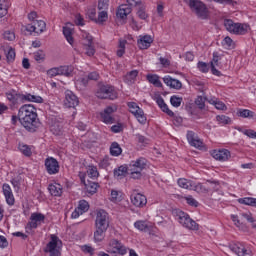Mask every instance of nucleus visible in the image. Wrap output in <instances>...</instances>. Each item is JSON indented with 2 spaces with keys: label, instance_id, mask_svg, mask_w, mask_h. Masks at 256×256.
I'll use <instances>...</instances> for the list:
<instances>
[{
  "label": "nucleus",
  "instance_id": "49530a36",
  "mask_svg": "<svg viewBox=\"0 0 256 256\" xmlns=\"http://www.w3.org/2000/svg\"><path fill=\"white\" fill-rule=\"evenodd\" d=\"M192 191H196L197 193H209L207 187L203 186L201 183L196 184L195 182L192 186Z\"/></svg>",
  "mask_w": 256,
  "mask_h": 256
},
{
  "label": "nucleus",
  "instance_id": "f704fd0d",
  "mask_svg": "<svg viewBox=\"0 0 256 256\" xmlns=\"http://www.w3.org/2000/svg\"><path fill=\"white\" fill-rule=\"evenodd\" d=\"M231 219L234 225H236L238 229H240V231H243L244 233H247L249 231V228L247 227V225L241 223V221L239 220V216L231 215Z\"/></svg>",
  "mask_w": 256,
  "mask_h": 256
},
{
  "label": "nucleus",
  "instance_id": "f257e3e1",
  "mask_svg": "<svg viewBox=\"0 0 256 256\" xmlns=\"http://www.w3.org/2000/svg\"><path fill=\"white\" fill-rule=\"evenodd\" d=\"M18 119L21 125L30 133H35L40 125L37 118V108L31 104H25L18 111Z\"/></svg>",
  "mask_w": 256,
  "mask_h": 256
},
{
  "label": "nucleus",
  "instance_id": "c85d7f7f",
  "mask_svg": "<svg viewBox=\"0 0 256 256\" xmlns=\"http://www.w3.org/2000/svg\"><path fill=\"white\" fill-rule=\"evenodd\" d=\"M208 103H210V105H214V107L218 109V111H227V105H225V103L217 98L209 99Z\"/></svg>",
  "mask_w": 256,
  "mask_h": 256
},
{
  "label": "nucleus",
  "instance_id": "2f4dec72",
  "mask_svg": "<svg viewBox=\"0 0 256 256\" xmlns=\"http://www.w3.org/2000/svg\"><path fill=\"white\" fill-rule=\"evenodd\" d=\"M129 13H131V8L127 5H121L119 7V9L117 10L116 15L120 19H125V17H127V15H129Z\"/></svg>",
  "mask_w": 256,
  "mask_h": 256
},
{
  "label": "nucleus",
  "instance_id": "79ce46f5",
  "mask_svg": "<svg viewBox=\"0 0 256 256\" xmlns=\"http://www.w3.org/2000/svg\"><path fill=\"white\" fill-rule=\"evenodd\" d=\"M237 116L242 117L243 119H247L249 117L253 118L255 116V112L247 109H239L237 111Z\"/></svg>",
  "mask_w": 256,
  "mask_h": 256
},
{
  "label": "nucleus",
  "instance_id": "58836bf2",
  "mask_svg": "<svg viewBox=\"0 0 256 256\" xmlns=\"http://www.w3.org/2000/svg\"><path fill=\"white\" fill-rule=\"evenodd\" d=\"M99 80V73L97 72H91L87 76L81 78V83L83 85H87L89 81H98Z\"/></svg>",
  "mask_w": 256,
  "mask_h": 256
},
{
  "label": "nucleus",
  "instance_id": "a18cd8bd",
  "mask_svg": "<svg viewBox=\"0 0 256 256\" xmlns=\"http://www.w3.org/2000/svg\"><path fill=\"white\" fill-rule=\"evenodd\" d=\"M87 175L90 177V179H97V177H99V171L97 170V167L89 166L87 169Z\"/></svg>",
  "mask_w": 256,
  "mask_h": 256
},
{
  "label": "nucleus",
  "instance_id": "a878e982",
  "mask_svg": "<svg viewBox=\"0 0 256 256\" xmlns=\"http://www.w3.org/2000/svg\"><path fill=\"white\" fill-rule=\"evenodd\" d=\"M156 103L164 113L169 115V117H173V115H175V113L169 109V106H167L162 97L157 98Z\"/></svg>",
  "mask_w": 256,
  "mask_h": 256
},
{
  "label": "nucleus",
  "instance_id": "aec40b11",
  "mask_svg": "<svg viewBox=\"0 0 256 256\" xmlns=\"http://www.w3.org/2000/svg\"><path fill=\"white\" fill-rule=\"evenodd\" d=\"M163 82L165 85H167V87H170V89H176L177 91L183 87V83H181V81L172 78L171 76H165L163 78Z\"/></svg>",
  "mask_w": 256,
  "mask_h": 256
},
{
  "label": "nucleus",
  "instance_id": "6e6552de",
  "mask_svg": "<svg viewBox=\"0 0 256 256\" xmlns=\"http://www.w3.org/2000/svg\"><path fill=\"white\" fill-rule=\"evenodd\" d=\"M96 97H98V99H110L113 101L117 99L118 94L115 87L111 85H100L96 90Z\"/></svg>",
  "mask_w": 256,
  "mask_h": 256
},
{
  "label": "nucleus",
  "instance_id": "f03ea898",
  "mask_svg": "<svg viewBox=\"0 0 256 256\" xmlns=\"http://www.w3.org/2000/svg\"><path fill=\"white\" fill-rule=\"evenodd\" d=\"M187 4L198 19H209V8H207V5L201 2V0H189Z\"/></svg>",
  "mask_w": 256,
  "mask_h": 256
},
{
  "label": "nucleus",
  "instance_id": "c9c22d12",
  "mask_svg": "<svg viewBox=\"0 0 256 256\" xmlns=\"http://www.w3.org/2000/svg\"><path fill=\"white\" fill-rule=\"evenodd\" d=\"M33 23H34L35 33H37V35L43 33V31H45L47 27V24L43 20H35Z\"/></svg>",
  "mask_w": 256,
  "mask_h": 256
},
{
  "label": "nucleus",
  "instance_id": "4be33fe9",
  "mask_svg": "<svg viewBox=\"0 0 256 256\" xmlns=\"http://www.w3.org/2000/svg\"><path fill=\"white\" fill-rule=\"evenodd\" d=\"M135 229L142 231L143 233H148V231H153V225L145 220H138L134 223Z\"/></svg>",
  "mask_w": 256,
  "mask_h": 256
},
{
  "label": "nucleus",
  "instance_id": "ddd939ff",
  "mask_svg": "<svg viewBox=\"0 0 256 256\" xmlns=\"http://www.w3.org/2000/svg\"><path fill=\"white\" fill-rule=\"evenodd\" d=\"M79 105V98L73 91L66 90L65 91V99H64V106L68 107V109H75Z\"/></svg>",
  "mask_w": 256,
  "mask_h": 256
},
{
  "label": "nucleus",
  "instance_id": "3c124183",
  "mask_svg": "<svg viewBox=\"0 0 256 256\" xmlns=\"http://www.w3.org/2000/svg\"><path fill=\"white\" fill-rule=\"evenodd\" d=\"M170 103L173 107H181V103H183V98L178 97L177 95H173L170 98Z\"/></svg>",
  "mask_w": 256,
  "mask_h": 256
},
{
  "label": "nucleus",
  "instance_id": "bf43d9fd",
  "mask_svg": "<svg viewBox=\"0 0 256 256\" xmlns=\"http://www.w3.org/2000/svg\"><path fill=\"white\" fill-rule=\"evenodd\" d=\"M243 135H246V137H249L250 139H256V132L253 129H238Z\"/></svg>",
  "mask_w": 256,
  "mask_h": 256
},
{
  "label": "nucleus",
  "instance_id": "7c9ffc66",
  "mask_svg": "<svg viewBox=\"0 0 256 256\" xmlns=\"http://www.w3.org/2000/svg\"><path fill=\"white\" fill-rule=\"evenodd\" d=\"M177 184L182 189H188L189 191H192L194 182L185 178H180L178 179Z\"/></svg>",
  "mask_w": 256,
  "mask_h": 256
},
{
  "label": "nucleus",
  "instance_id": "09e8293b",
  "mask_svg": "<svg viewBox=\"0 0 256 256\" xmlns=\"http://www.w3.org/2000/svg\"><path fill=\"white\" fill-rule=\"evenodd\" d=\"M9 9V3L5 1H0V19L7 15V11Z\"/></svg>",
  "mask_w": 256,
  "mask_h": 256
},
{
  "label": "nucleus",
  "instance_id": "2eb2a0df",
  "mask_svg": "<svg viewBox=\"0 0 256 256\" xmlns=\"http://www.w3.org/2000/svg\"><path fill=\"white\" fill-rule=\"evenodd\" d=\"M187 139L191 147H195L196 149H205V143H203V140L197 136V134L193 131L187 132Z\"/></svg>",
  "mask_w": 256,
  "mask_h": 256
},
{
  "label": "nucleus",
  "instance_id": "f8f14e48",
  "mask_svg": "<svg viewBox=\"0 0 256 256\" xmlns=\"http://www.w3.org/2000/svg\"><path fill=\"white\" fill-rule=\"evenodd\" d=\"M44 165L48 175H57V173H59V169H61L59 161L53 157L46 158Z\"/></svg>",
  "mask_w": 256,
  "mask_h": 256
},
{
  "label": "nucleus",
  "instance_id": "9b49d317",
  "mask_svg": "<svg viewBox=\"0 0 256 256\" xmlns=\"http://www.w3.org/2000/svg\"><path fill=\"white\" fill-rule=\"evenodd\" d=\"M41 223H45V216L39 212H34L30 216V220L27 223L26 231H31V229H37Z\"/></svg>",
  "mask_w": 256,
  "mask_h": 256
},
{
  "label": "nucleus",
  "instance_id": "680f3d73",
  "mask_svg": "<svg viewBox=\"0 0 256 256\" xmlns=\"http://www.w3.org/2000/svg\"><path fill=\"white\" fill-rule=\"evenodd\" d=\"M98 9L99 11H107L109 9V0H99Z\"/></svg>",
  "mask_w": 256,
  "mask_h": 256
},
{
  "label": "nucleus",
  "instance_id": "e2e57ef3",
  "mask_svg": "<svg viewBox=\"0 0 256 256\" xmlns=\"http://www.w3.org/2000/svg\"><path fill=\"white\" fill-rule=\"evenodd\" d=\"M81 37L84 41L83 43H93V36H91V34H89L88 32L82 31Z\"/></svg>",
  "mask_w": 256,
  "mask_h": 256
},
{
  "label": "nucleus",
  "instance_id": "a19ab883",
  "mask_svg": "<svg viewBox=\"0 0 256 256\" xmlns=\"http://www.w3.org/2000/svg\"><path fill=\"white\" fill-rule=\"evenodd\" d=\"M137 75H139V71L132 70L125 75L124 80L128 84L134 83L135 79H137Z\"/></svg>",
  "mask_w": 256,
  "mask_h": 256
},
{
  "label": "nucleus",
  "instance_id": "5fc2aeb1",
  "mask_svg": "<svg viewBox=\"0 0 256 256\" xmlns=\"http://www.w3.org/2000/svg\"><path fill=\"white\" fill-rule=\"evenodd\" d=\"M128 108H129L130 113H132L133 115H135L136 113H139V111L142 109L135 102H129L128 103Z\"/></svg>",
  "mask_w": 256,
  "mask_h": 256
},
{
  "label": "nucleus",
  "instance_id": "052dcab7",
  "mask_svg": "<svg viewBox=\"0 0 256 256\" xmlns=\"http://www.w3.org/2000/svg\"><path fill=\"white\" fill-rule=\"evenodd\" d=\"M137 15L139 17V19L145 20L147 19V17H149V15H147V12H145V6L140 5L137 11Z\"/></svg>",
  "mask_w": 256,
  "mask_h": 256
},
{
  "label": "nucleus",
  "instance_id": "72a5a7b5",
  "mask_svg": "<svg viewBox=\"0 0 256 256\" xmlns=\"http://www.w3.org/2000/svg\"><path fill=\"white\" fill-rule=\"evenodd\" d=\"M59 69L60 75H63L64 77H73V71L75 68L72 65L59 66Z\"/></svg>",
  "mask_w": 256,
  "mask_h": 256
},
{
  "label": "nucleus",
  "instance_id": "0eeeda50",
  "mask_svg": "<svg viewBox=\"0 0 256 256\" xmlns=\"http://www.w3.org/2000/svg\"><path fill=\"white\" fill-rule=\"evenodd\" d=\"M176 219L182 227H185L190 231H199V224L191 219V217H189V214L178 210L176 211Z\"/></svg>",
  "mask_w": 256,
  "mask_h": 256
},
{
  "label": "nucleus",
  "instance_id": "37998d69",
  "mask_svg": "<svg viewBox=\"0 0 256 256\" xmlns=\"http://www.w3.org/2000/svg\"><path fill=\"white\" fill-rule=\"evenodd\" d=\"M83 49L88 57H93V55H95V46H93V42L90 44L83 43Z\"/></svg>",
  "mask_w": 256,
  "mask_h": 256
},
{
  "label": "nucleus",
  "instance_id": "c756f323",
  "mask_svg": "<svg viewBox=\"0 0 256 256\" xmlns=\"http://www.w3.org/2000/svg\"><path fill=\"white\" fill-rule=\"evenodd\" d=\"M146 79L148 82L154 85V87H163V83H161V80L159 79V75L157 74H148L146 76Z\"/></svg>",
  "mask_w": 256,
  "mask_h": 256
},
{
  "label": "nucleus",
  "instance_id": "13d9d810",
  "mask_svg": "<svg viewBox=\"0 0 256 256\" xmlns=\"http://www.w3.org/2000/svg\"><path fill=\"white\" fill-rule=\"evenodd\" d=\"M242 217L248 221V223H252V228L256 229V221L253 218V215L251 213H242Z\"/></svg>",
  "mask_w": 256,
  "mask_h": 256
},
{
  "label": "nucleus",
  "instance_id": "7ed1b4c3",
  "mask_svg": "<svg viewBox=\"0 0 256 256\" xmlns=\"http://www.w3.org/2000/svg\"><path fill=\"white\" fill-rule=\"evenodd\" d=\"M224 27L229 33L233 35H247L251 30V26L245 23H235L231 19L224 20Z\"/></svg>",
  "mask_w": 256,
  "mask_h": 256
},
{
  "label": "nucleus",
  "instance_id": "de8ad7c7",
  "mask_svg": "<svg viewBox=\"0 0 256 256\" xmlns=\"http://www.w3.org/2000/svg\"><path fill=\"white\" fill-rule=\"evenodd\" d=\"M125 45H127V40H120L118 50L116 52L117 57H123L125 55Z\"/></svg>",
  "mask_w": 256,
  "mask_h": 256
},
{
  "label": "nucleus",
  "instance_id": "a211bd4d",
  "mask_svg": "<svg viewBox=\"0 0 256 256\" xmlns=\"http://www.w3.org/2000/svg\"><path fill=\"white\" fill-rule=\"evenodd\" d=\"M152 43H153V38L149 34L140 35L137 40L138 48L141 50L149 49Z\"/></svg>",
  "mask_w": 256,
  "mask_h": 256
},
{
  "label": "nucleus",
  "instance_id": "393cba45",
  "mask_svg": "<svg viewBox=\"0 0 256 256\" xmlns=\"http://www.w3.org/2000/svg\"><path fill=\"white\" fill-rule=\"evenodd\" d=\"M86 192L89 195H95L97 193V189H99V183L93 182V181H87L84 182Z\"/></svg>",
  "mask_w": 256,
  "mask_h": 256
},
{
  "label": "nucleus",
  "instance_id": "39448f33",
  "mask_svg": "<svg viewBox=\"0 0 256 256\" xmlns=\"http://www.w3.org/2000/svg\"><path fill=\"white\" fill-rule=\"evenodd\" d=\"M106 251L113 256H125L129 252V248H127V246H125L120 240L112 238L108 242Z\"/></svg>",
  "mask_w": 256,
  "mask_h": 256
},
{
  "label": "nucleus",
  "instance_id": "603ef678",
  "mask_svg": "<svg viewBox=\"0 0 256 256\" xmlns=\"http://www.w3.org/2000/svg\"><path fill=\"white\" fill-rule=\"evenodd\" d=\"M109 19V16L107 14V10H100L98 14V19L96 20V23H105Z\"/></svg>",
  "mask_w": 256,
  "mask_h": 256
},
{
  "label": "nucleus",
  "instance_id": "4468645a",
  "mask_svg": "<svg viewBox=\"0 0 256 256\" xmlns=\"http://www.w3.org/2000/svg\"><path fill=\"white\" fill-rule=\"evenodd\" d=\"M231 251L238 256H252L251 249L243 243H235L230 245Z\"/></svg>",
  "mask_w": 256,
  "mask_h": 256
},
{
  "label": "nucleus",
  "instance_id": "ea45409f",
  "mask_svg": "<svg viewBox=\"0 0 256 256\" xmlns=\"http://www.w3.org/2000/svg\"><path fill=\"white\" fill-rule=\"evenodd\" d=\"M128 171L129 168H127V166H120L114 170V177H117V179H123V177L127 175Z\"/></svg>",
  "mask_w": 256,
  "mask_h": 256
},
{
  "label": "nucleus",
  "instance_id": "338daca9",
  "mask_svg": "<svg viewBox=\"0 0 256 256\" xmlns=\"http://www.w3.org/2000/svg\"><path fill=\"white\" fill-rule=\"evenodd\" d=\"M197 67L201 73H209V64L205 62H198Z\"/></svg>",
  "mask_w": 256,
  "mask_h": 256
},
{
  "label": "nucleus",
  "instance_id": "c03bdc74",
  "mask_svg": "<svg viewBox=\"0 0 256 256\" xmlns=\"http://www.w3.org/2000/svg\"><path fill=\"white\" fill-rule=\"evenodd\" d=\"M19 150L21 151L22 154L25 155V157H31V155H33V151L31 150V146L29 145L20 144Z\"/></svg>",
  "mask_w": 256,
  "mask_h": 256
},
{
  "label": "nucleus",
  "instance_id": "b1692460",
  "mask_svg": "<svg viewBox=\"0 0 256 256\" xmlns=\"http://www.w3.org/2000/svg\"><path fill=\"white\" fill-rule=\"evenodd\" d=\"M106 233H107V230L103 228L95 227V231H94L95 243H101L105 239Z\"/></svg>",
  "mask_w": 256,
  "mask_h": 256
},
{
  "label": "nucleus",
  "instance_id": "412c9836",
  "mask_svg": "<svg viewBox=\"0 0 256 256\" xmlns=\"http://www.w3.org/2000/svg\"><path fill=\"white\" fill-rule=\"evenodd\" d=\"M131 201L135 207H145L147 205V197L141 193L133 194Z\"/></svg>",
  "mask_w": 256,
  "mask_h": 256
},
{
  "label": "nucleus",
  "instance_id": "20e7f679",
  "mask_svg": "<svg viewBox=\"0 0 256 256\" xmlns=\"http://www.w3.org/2000/svg\"><path fill=\"white\" fill-rule=\"evenodd\" d=\"M147 167V159L141 157L136 161H132L128 166V171L132 179H141L143 177V169Z\"/></svg>",
  "mask_w": 256,
  "mask_h": 256
},
{
  "label": "nucleus",
  "instance_id": "473e14b6",
  "mask_svg": "<svg viewBox=\"0 0 256 256\" xmlns=\"http://www.w3.org/2000/svg\"><path fill=\"white\" fill-rule=\"evenodd\" d=\"M121 153H123V149H121V146L119 145V143L113 142L110 145V155H112V157H119Z\"/></svg>",
  "mask_w": 256,
  "mask_h": 256
},
{
  "label": "nucleus",
  "instance_id": "4d7b16f0",
  "mask_svg": "<svg viewBox=\"0 0 256 256\" xmlns=\"http://www.w3.org/2000/svg\"><path fill=\"white\" fill-rule=\"evenodd\" d=\"M34 59L37 61V63H43V61H45V52H43V50L35 52Z\"/></svg>",
  "mask_w": 256,
  "mask_h": 256
},
{
  "label": "nucleus",
  "instance_id": "dca6fc26",
  "mask_svg": "<svg viewBox=\"0 0 256 256\" xmlns=\"http://www.w3.org/2000/svg\"><path fill=\"white\" fill-rule=\"evenodd\" d=\"M89 211V202L86 200H80L78 207L75 208V210L71 214L72 219H78L80 215H83V213H87Z\"/></svg>",
  "mask_w": 256,
  "mask_h": 256
},
{
  "label": "nucleus",
  "instance_id": "423d86ee",
  "mask_svg": "<svg viewBox=\"0 0 256 256\" xmlns=\"http://www.w3.org/2000/svg\"><path fill=\"white\" fill-rule=\"evenodd\" d=\"M63 241L55 234L50 235V241L44 248L45 253H49L50 256H61V247Z\"/></svg>",
  "mask_w": 256,
  "mask_h": 256
},
{
  "label": "nucleus",
  "instance_id": "69168bd1",
  "mask_svg": "<svg viewBox=\"0 0 256 256\" xmlns=\"http://www.w3.org/2000/svg\"><path fill=\"white\" fill-rule=\"evenodd\" d=\"M3 37L6 39V41H15V32L6 30L3 34Z\"/></svg>",
  "mask_w": 256,
  "mask_h": 256
},
{
  "label": "nucleus",
  "instance_id": "cd10ccee",
  "mask_svg": "<svg viewBox=\"0 0 256 256\" xmlns=\"http://www.w3.org/2000/svg\"><path fill=\"white\" fill-rule=\"evenodd\" d=\"M6 97L13 105H19L22 103V94L8 92L6 93Z\"/></svg>",
  "mask_w": 256,
  "mask_h": 256
},
{
  "label": "nucleus",
  "instance_id": "4c0bfd02",
  "mask_svg": "<svg viewBox=\"0 0 256 256\" xmlns=\"http://www.w3.org/2000/svg\"><path fill=\"white\" fill-rule=\"evenodd\" d=\"M135 119L140 123V125L147 124V114L143 111V108L134 114Z\"/></svg>",
  "mask_w": 256,
  "mask_h": 256
},
{
  "label": "nucleus",
  "instance_id": "6ab92c4d",
  "mask_svg": "<svg viewBox=\"0 0 256 256\" xmlns=\"http://www.w3.org/2000/svg\"><path fill=\"white\" fill-rule=\"evenodd\" d=\"M219 61H221V55H219V52H213V58L210 62V67L212 75H216V77H221V71L217 70L216 68L219 67Z\"/></svg>",
  "mask_w": 256,
  "mask_h": 256
},
{
  "label": "nucleus",
  "instance_id": "5701e85b",
  "mask_svg": "<svg viewBox=\"0 0 256 256\" xmlns=\"http://www.w3.org/2000/svg\"><path fill=\"white\" fill-rule=\"evenodd\" d=\"M48 191H50V194L54 197H61V195H63V186L59 183L50 184L48 186Z\"/></svg>",
  "mask_w": 256,
  "mask_h": 256
},
{
  "label": "nucleus",
  "instance_id": "f3484780",
  "mask_svg": "<svg viewBox=\"0 0 256 256\" xmlns=\"http://www.w3.org/2000/svg\"><path fill=\"white\" fill-rule=\"evenodd\" d=\"M211 155L216 161H229L231 152L227 149L213 150Z\"/></svg>",
  "mask_w": 256,
  "mask_h": 256
},
{
  "label": "nucleus",
  "instance_id": "0e129e2a",
  "mask_svg": "<svg viewBox=\"0 0 256 256\" xmlns=\"http://www.w3.org/2000/svg\"><path fill=\"white\" fill-rule=\"evenodd\" d=\"M185 201L187 202L188 205H190L191 207H199V202H197V200H195V198H193V196H187L184 197Z\"/></svg>",
  "mask_w": 256,
  "mask_h": 256
},
{
  "label": "nucleus",
  "instance_id": "bb28decb",
  "mask_svg": "<svg viewBox=\"0 0 256 256\" xmlns=\"http://www.w3.org/2000/svg\"><path fill=\"white\" fill-rule=\"evenodd\" d=\"M25 101H30L32 103H43V98L33 94H22V103H25Z\"/></svg>",
  "mask_w": 256,
  "mask_h": 256
},
{
  "label": "nucleus",
  "instance_id": "e433bc0d",
  "mask_svg": "<svg viewBox=\"0 0 256 256\" xmlns=\"http://www.w3.org/2000/svg\"><path fill=\"white\" fill-rule=\"evenodd\" d=\"M63 35L70 45H73V28L69 26L63 27Z\"/></svg>",
  "mask_w": 256,
  "mask_h": 256
},
{
  "label": "nucleus",
  "instance_id": "864d4df0",
  "mask_svg": "<svg viewBox=\"0 0 256 256\" xmlns=\"http://www.w3.org/2000/svg\"><path fill=\"white\" fill-rule=\"evenodd\" d=\"M216 121H218L220 125H229V123H231V118L225 115H218L216 116Z\"/></svg>",
  "mask_w": 256,
  "mask_h": 256
},
{
  "label": "nucleus",
  "instance_id": "1a4fd4ad",
  "mask_svg": "<svg viewBox=\"0 0 256 256\" xmlns=\"http://www.w3.org/2000/svg\"><path fill=\"white\" fill-rule=\"evenodd\" d=\"M109 225H111V217L109 216V213H107V211H105L104 209L97 210L95 227L107 231V229H109Z\"/></svg>",
  "mask_w": 256,
  "mask_h": 256
},
{
  "label": "nucleus",
  "instance_id": "8fccbe9b",
  "mask_svg": "<svg viewBox=\"0 0 256 256\" xmlns=\"http://www.w3.org/2000/svg\"><path fill=\"white\" fill-rule=\"evenodd\" d=\"M6 52V59L8 61V63H13V61H15V49L13 48H8V50H5Z\"/></svg>",
  "mask_w": 256,
  "mask_h": 256
},
{
  "label": "nucleus",
  "instance_id": "774afa93",
  "mask_svg": "<svg viewBox=\"0 0 256 256\" xmlns=\"http://www.w3.org/2000/svg\"><path fill=\"white\" fill-rule=\"evenodd\" d=\"M47 75H49V77H57V75H60L59 67H54V68L49 69L47 71Z\"/></svg>",
  "mask_w": 256,
  "mask_h": 256
},
{
  "label": "nucleus",
  "instance_id": "6e6d98bb",
  "mask_svg": "<svg viewBox=\"0 0 256 256\" xmlns=\"http://www.w3.org/2000/svg\"><path fill=\"white\" fill-rule=\"evenodd\" d=\"M205 101H209V99L198 96L195 100V105H197L199 109H205Z\"/></svg>",
  "mask_w": 256,
  "mask_h": 256
},
{
  "label": "nucleus",
  "instance_id": "9d476101",
  "mask_svg": "<svg viewBox=\"0 0 256 256\" xmlns=\"http://www.w3.org/2000/svg\"><path fill=\"white\" fill-rule=\"evenodd\" d=\"M113 113H117V106H107L102 112H100V119L106 125H113L115 123V116Z\"/></svg>",
  "mask_w": 256,
  "mask_h": 256
}]
</instances>
